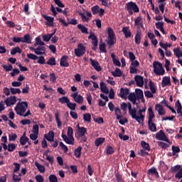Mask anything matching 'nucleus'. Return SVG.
<instances>
[{
    "mask_svg": "<svg viewBox=\"0 0 182 182\" xmlns=\"http://www.w3.org/2000/svg\"><path fill=\"white\" fill-rule=\"evenodd\" d=\"M27 109H28V102H21L16 105V106L14 108V110L16 114H18V116H22L23 117H28V116H31V110L29 109L26 112Z\"/></svg>",
    "mask_w": 182,
    "mask_h": 182,
    "instance_id": "obj_1",
    "label": "nucleus"
},
{
    "mask_svg": "<svg viewBox=\"0 0 182 182\" xmlns=\"http://www.w3.org/2000/svg\"><path fill=\"white\" fill-rule=\"evenodd\" d=\"M77 130L75 133V137L77 140H80V143H86L87 141V136H86V133H87V129L85 127H80L79 124L77 125Z\"/></svg>",
    "mask_w": 182,
    "mask_h": 182,
    "instance_id": "obj_2",
    "label": "nucleus"
},
{
    "mask_svg": "<svg viewBox=\"0 0 182 182\" xmlns=\"http://www.w3.org/2000/svg\"><path fill=\"white\" fill-rule=\"evenodd\" d=\"M67 135L62 134L61 137L63 141H65L67 144L73 146V144H75V138L73 137V128H72V127H68Z\"/></svg>",
    "mask_w": 182,
    "mask_h": 182,
    "instance_id": "obj_3",
    "label": "nucleus"
},
{
    "mask_svg": "<svg viewBox=\"0 0 182 182\" xmlns=\"http://www.w3.org/2000/svg\"><path fill=\"white\" fill-rule=\"evenodd\" d=\"M149 112V119H148V127L151 132H157V127L156 124L153 122V119H154V112H153V107H149L148 109Z\"/></svg>",
    "mask_w": 182,
    "mask_h": 182,
    "instance_id": "obj_4",
    "label": "nucleus"
},
{
    "mask_svg": "<svg viewBox=\"0 0 182 182\" xmlns=\"http://www.w3.org/2000/svg\"><path fill=\"white\" fill-rule=\"evenodd\" d=\"M125 9L127 11V12H129V15H133V12H134L135 14L140 12L137 4L133 1H129L127 3Z\"/></svg>",
    "mask_w": 182,
    "mask_h": 182,
    "instance_id": "obj_5",
    "label": "nucleus"
},
{
    "mask_svg": "<svg viewBox=\"0 0 182 182\" xmlns=\"http://www.w3.org/2000/svg\"><path fill=\"white\" fill-rule=\"evenodd\" d=\"M153 67H154V72L158 76H161L166 73V70H164V68H163V65L161 63L158 61H154L153 63Z\"/></svg>",
    "mask_w": 182,
    "mask_h": 182,
    "instance_id": "obj_6",
    "label": "nucleus"
},
{
    "mask_svg": "<svg viewBox=\"0 0 182 182\" xmlns=\"http://www.w3.org/2000/svg\"><path fill=\"white\" fill-rule=\"evenodd\" d=\"M108 41L107 42L109 46H113L116 43V34L111 27L107 28Z\"/></svg>",
    "mask_w": 182,
    "mask_h": 182,
    "instance_id": "obj_7",
    "label": "nucleus"
},
{
    "mask_svg": "<svg viewBox=\"0 0 182 182\" xmlns=\"http://www.w3.org/2000/svg\"><path fill=\"white\" fill-rule=\"evenodd\" d=\"M86 53V47L82 43H79L77 48L75 49V55L77 58L83 56Z\"/></svg>",
    "mask_w": 182,
    "mask_h": 182,
    "instance_id": "obj_8",
    "label": "nucleus"
},
{
    "mask_svg": "<svg viewBox=\"0 0 182 182\" xmlns=\"http://www.w3.org/2000/svg\"><path fill=\"white\" fill-rule=\"evenodd\" d=\"M88 39H91L92 45V50H97V45L99 44V41L97 40V36L94 32L91 31L88 36Z\"/></svg>",
    "mask_w": 182,
    "mask_h": 182,
    "instance_id": "obj_9",
    "label": "nucleus"
},
{
    "mask_svg": "<svg viewBox=\"0 0 182 182\" xmlns=\"http://www.w3.org/2000/svg\"><path fill=\"white\" fill-rule=\"evenodd\" d=\"M156 139L157 140H162V141H166V143H168V144H171L170 140L168 139V138H167V136H166V134H164L162 130L156 133Z\"/></svg>",
    "mask_w": 182,
    "mask_h": 182,
    "instance_id": "obj_10",
    "label": "nucleus"
},
{
    "mask_svg": "<svg viewBox=\"0 0 182 182\" xmlns=\"http://www.w3.org/2000/svg\"><path fill=\"white\" fill-rule=\"evenodd\" d=\"M146 112V107H144L141 109H139V116H137V114H136V118H133L135 120H136V122L138 123H141V122H144V115H143V112Z\"/></svg>",
    "mask_w": 182,
    "mask_h": 182,
    "instance_id": "obj_11",
    "label": "nucleus"
},
{
    "mask_svg": "<svg viewBox=\"0 0 182 182\" xmlns=\"http://www.w3.org/2000/svg\"><path fill=\"white\" fill-rule=\"evenodd\" d=\"M69 59V56L63 55L60 58V66H63V68H69V62H68Z\"/></svg>",
    "mask_w": 182,
    "mask_h": 182,
    "instance_id": "obj_12",
    "label": "nucleus"
},
{
    "mask_svg": "<svg viewBox=\"0 0 182 182\" xmlns=\"http://www.w3.org/2000/svg\"><path fill=\"white\" fill-rule=\"evenodd\" d=\"M71 97L74 99V100L76 102V103H78V105H82L83 103V97L80 95H77V92H74L71 95Z\"/></svg>",
    "mask_w": 182,
    "mask_h": 182,
    "instance_id": "obj_13",
    "label": "nucleus"
},
{
    "mask_svg": "<svg viewBox=\"0 0 182 182\" xmlns=\"http://www.w3.org/2000/svg\"><path fill=\"white\" fill-rule=\"evenodd\" d=\"M5 103L7 107H9V106H12V105H15L16 103V97L11 96L10 97L6 98L5 100Z\"/></svg>",
    "mask_w": 182,
    "mask_h": 182,
    "instance_id": "obj_14",
    "label": "nucleus"
},
{
    "mask_svg": "<svg viewBox=\"0 0 182 182\" xmlns=\"http://www.w3.org/2000/svg\"><path fill=\"white\" fill-rule=\"evenodd\" d=\"M90 60L91 61V65L92 66V68H94V69L95 70H97V72H102V66H100V64L99 63V62L92 60V58L90 59Z\"/></svg>",
    "mask_w": 182,
    "mask_h": 182,
    "instance_id": "obj_15",
    "label": "nucleus"
},
{
    "mask_svg": "<svg viewBox=\"0 0 182 182\" xmlns=\"http://www.w3.org/2000/svg\"><path fill=\"white\" fill-rule=\"evenodd\" d=\"M134 80L136 82V86L139 87H143V85H144V80H143L141 75H135Z\"/></svg>",
    "mask_w": 182,
    "mask_h": 182,
    "instance_id": "obj_16",
    "label": "nucleus"
},
{
    "mask_svg": "<svg viewBox=\"0 0 182 182\" xmlns=\"http://www.w3.org/2000/svg\"><path fill=\"white\" fill-rule=\"evenodd\" d=\"M42 16L46 21H47L46 25L48 26H53V21H55V18L46 16L45 14L42 15Z\"/></svg>",
    "mask_w": 182,
    "mask_h": 182,
    "instance_id": "obj_17",
    "label": "nucleus"
},
{
    "mask_svg": "<svg viewBox=\"0 0 182 182\" xmlns=\"http://www.w3.org/2000/svg\"><path fill=\"white\" fill-rule=\"evenodd\" d=\"M155 110L158 112L159 116H164V114H166V111L164 110V108H163V106L160 104H156L155 105Z\"/></svg>",
    "mask_w": 182,
    "mask_h": 182,
    "instance_id": "obj_18",
    "label": "nucleus"
},
{
    "mask_svg": "<svg viewBox=\"0 0 182 182\" xmlns=\"http://www.w3.org/2000/svg\"><path fill=\"white\" fill-rule=\"evenodd\" d=\"M128 109L129 112V115L132 117V119H136V113H137V108H132V104H128Z\"/></svg>",
    "mask_w": 182,
    "mask_h": 182,
    "instance_id": "obj_19",
    "label": "nucleus"
},
{
    "mask_svg": "<svg viewBox=\"0 0 182 182\" xmlns=\"http://www.w3.org/2000/svg\"><path fill=\"white\" fill-rule=\"evenodd\" d=\"M53 1L55 5L58 6L55 8V10L57 11V12H60V14H62L63 10H62V9L60 8H65V4H63V3L60 1V0H53Z\"/></svg>",
    "mask_w": 182,
    "mask_h": 182,
    "instance_id": "obj_20",
    "label": "nucleus"
},
{
    "mask_svg": "<svg viewBox=\"0 0 182 182\" xmlns=\"http://www.w3.org/2000/svg\"><path fill=\"white\" fill-rule=\"evenodd\" d=\"M129 88H123L122 87L120 89V92H119V97L122 99H126V97H127V95H129Z\"/></svg>",
    "mask_w": 182,
    "mask_h": 182,
    "instance_id": "obj_21",
    "label": "nucleus"
},
{
    "mask_svg": "<svg viewBox=\"0 0 182 182\" xmlns=\"http://www.w3.org/2000/svg\"><path fill=\"white\" fill-rule=\"evenodd\" d=\"M44 137L48 141H53L55 139V132H53V131H50L48 134L44 135Z\"/></svg>",
    "mask_w": 182,
    "mask_h": 182,
    "instance_id": "obj_22",
    "label": "nucleus"
},
{
    "mask_svg": "<svg viewBox=\"0 0 182 182\" xmlns=\"http://www.w3.org/2000/svg\"><path fill=\"white\" fill-rule=\"evenodd\" d=\"M147 174L149 176H155L156 177H160L159 176V172L157 171V169H156V168L154 167H151V168H149L147 171Z\"/></svg>",
    "mask_w": 182,
    "mask_h": 182,
    "instance_id": "obj_23",
    "label": "nucleus"
},
{
    "mask_svg": "<svg viewBox=\"0 0 182 182\" xmlns=\"http://www.w3.org/2000/svg\"><path fill=\"white\" fill-rule=\"evenodd\" d=\"M28 141H29V138L26 136V133L24 132L23 136L20 138V144H21V146H25Z\"/></svg>",
    "mask_w": 182,
    "mask_h": 182,
    "instance_id": "obj_24",
    "label": "nucleus"
},
{
    "mask_svg": "<svg viewBox=\"0 0 182 182\" xmlns=\"http://www.w3.org/2000/svg\"><path fill=\"white\" fill-rule=\"evenodd\" d=\"M36 50L39 53L36 55H46V47L43 46H38L36 48Z\"/></svg>",
    "mask_w": 182,
    "mask_h": 182,
    "instance_id": "obj_25",
    "label": "nucleus"
},
{
    "mask_svg": "<svg viewBox=\"0 0 182 182\" xmlns=\"http://www.w3.org/2000/svg\"><path fill=\"white\" fill-rule=\"evenodd\" d=\"M22 43H32V38L29 33H27L22 37Z\"/></svg>",
    "mask_w": 182,
    "mask_h": 182,
    "instance_id": "obj_26",
    "label": "nucleus"
},
{
    "mask_svg": "<svg viewBox=\"0 0 182 182\" xmlns=\"http://www.w3.org/2000/svg\"><path fill=\"white\" fill-rule=\"evenodd\" d=\"M168 85H171L170 77H164L161 82L162 87H166V86H168Z\"/></svg>",
    "mask_w": 182,
    "mask_h": 182,
    "instance_id": "obj_27",
    "label": "nucleus"
},
{
    "mask_svg": "<svg viewBox=\"0 0 182 182\" xmlns=\"http://www.w3.org/2000/svg\"><path fill=\"white\" fill-rule=\"evenodd\" d=\"M100 90L101 92H102V93H105L106 95L109 93V88H107V86L105 82H101L100 83Z\"/></svg>",
    "mask_w": 182,
    "mask_h": 182,
    "instance_id": "obj_28",
    "label": "nucleus"
},
{
    "mask_svg": "<svg viewBox=\"0 0 182 182\" xmlns=\"http://www.w3.org/2000/svg\"><path fill=\"white\" fill-rule=\"evenodd\" d=\"M136 99H141L142 102H144V95H143V90L140 89L136 90Z\"/></svg>",
    "mask_w": 182,
    "mask_h": 182,
    "instance_id": "obj_29",
    "label": "nucleus"
},
{
    "mask_svg": "<svg viewBox=\"0 0 182 182\" xmlns=\"http://www.w3.org/2000/svg\"><path fill=\"white\" fill-rule=\"evenodd\" d=\"M122 32L124 34L125 38H130L132 36V32L129 30V27H123Z\"/></svg>",
    "mask_w": 182,
    "mask_h": 182,
    "instance_id": "obj_30",
    "label": "nucleus"
},
{
    "mask_svg": "<svg viewBox=\"0 0 182 182\" xmlns=\"http://www.w3.org/2000/svg\"><path fill=\"white\" fill-rule=\"evenodd\" d=\"M141 146L144 149V150H146V151H150V150H151L149 143L146 142L145 141H141Z\"/></svg>",
    "mask_w": 182,
    "mask_h": 182,
    "instance_id": "obj_31",
    "label": "nucleus"
},
{
    "mask_svg": "<svg viewBox=\"0 0 182 182\" xmlns=\"http://www.w3.org/2000/svg\"><path fill=\"white\" fill-rule=\"evenodd\" d=\"M82 154V146H78L74 150V156L76 159H79Z\"/></svg>",
    "mask_w": 182,
    "mask_h": 182,
    "instance_id": "obj_32",
    "label": "nucleus"
},
{
    "mask_svg": "<svg viewBox=\"0 0 182 182\" xmlns=\"http://www.w3.org/2000/svg\"><path fill=\"white\" fill-rule=\"evenodd\" d=\"M112 75L114 76V77H120V76L122 75V73L120 69L116 68L114 71L112 72Z\"/></svg>",
    "mask_w": 182,
    "mask_h": 182,
    "instance_id": "obj_33",
    "label": "nucleus"
},
{
    "mask_svg": "<svg viewBox=\"0 0 182 182\" xmlns=\"http://www.w3.org/2000/svg\"><path fill=\"white\" fill-rule=\"evenodd\" d=\"M115 116L116 119H122L123 115H122V110H120V108L116 107L114 109Z\"/></svg>",
    "mask_w": 182,
    "mask_h": 182,
    "instance_id": "obj_34",
    "label": "nucleus"
},
{
    "mask_svg": "<svg viewBox=\"0 0 182 182\" xmlns=\"http://www.w3.org/2000/svg\"><path fill=\"white\" fill-rule=\"evenodd\" d=\"M10 53L12 55H15L16 53H22V50H21V48L18 46H16L11 50Z\"/></svg>",
    "mask_w": 182,
    "mask_h": 182,
    "instance_id": "obj_35",
    "label": "nucleus"
},
{
    "mask_svg": "<svg viewBox=\"0 0 182 182\" xmlns=\"http://www.w3.org/2000/svg\"><path fill=\"white\" fill-rule=\"evenodd\" d=\"M70 100H69V97H62L58 99V102L61 103L62 105H68Z\"/></svg>",
    "mask_w": 182,
    "mask_h": 182,
    "instance_id": "obj_36",
    "label": "nucleus"
},
{
    "mask_svg": "<svg viewBox=\"0 0 182 182\" xmlns=\"http://www.w3.org/2000/svg\"><path fill=\"white\" fill-rule=\"evenodd\" d=\"M36 43L33 44L34 47H36L38 46H45V43H43V41H42V40L41 39V37H37L35 39Z\"/></svg>",
    "mask_w": 182,
    "mask_h": 182,
    "instance_id": "obj_37",
    "label": "nucleus"
},
{
    "mask_svg": "<svg viewBox=\"0 0 182 182\" xmlns=\"http://www.w3.org/2000/svg\"><path fill=\"white\" fill-rule=\"evenodd\" d=\"M35 166L40 173H45V166L43 165H41L39 163L35 162Z\"/></svg>",
    "mask_w": 182,
    "mask_h": 182,
    "instance_id": "obj_38",
    "label": "nucleus"
},
{
    "mask_svg": "<svg viewBox=\"0 0 182 182\" xmlns=\"http://www.w3.org/2000/svg\"><path fill=\"white\" fill-rule=\"evenodd\" d=\"M83 119L84 122H87L88 123H90L92 120V115L90 114V113L83 114Z\"/></svg>",
    "mask_w": 182,
    "mask_h": 182,
    "instance_id": "obj_39",
    "label": "nucleus"
},
{
    "mask_svg": "<svg viewBox=\"0 0 182 182\" xmlns=\"http://www.w3.org/2000/svg\"><path fill=\"white\" fill-rule=\"evenodd\" d=\"M105 138H98L95 139V144L97 147H99V146L103 144L105 142Z\"/></svg>",
    "mask_w": 182,
    "mask_h": 182,
    "instance_id": "obj_40",
    "label": "nucleus"
},
{
    "mask_svg": "<svg viewBox=\"0 0 182 182\" xmlns=\"http://www.w3.org/2000/svg\"><path fill=\"white\" fill-rule=\"evenodd\" d=\"M135 43L136 45H140V42L141 41V36L140 32H137L135 36Z\"/></svg>",
    "mask_w": 182,
    "mask_h": 182,
    "instance_id": "obj_41",
    "label": "nucleus"
},
{
    "mask_svg": "<svg viewBox=\"0 0 182 182\" xmlns=\"http://www.w3.org/2000/svg\"><path fill=\"white\" fill-rule=\"evenodd\" d=\"M99 9H100V7L98 5L92 6L91 8L92 15H97V14H99Z\"/></svg>",
    "mask_w": 182,
    "mask_h": 182,
    "instance_id": "obj_42",
    "label": "nucleus"
},
{
    "mask_svg": "<svg viewBox=\"0 0 182 182\" xmlns=\"http://www.w3.org/2000/svg\"><path fill=\"white\" fill-rule=\"evenodd\" d=\"M46 65H49L50 66H56V59H55V58H50L46 62Z\"/></svg>",
    "mask_w": 182,
    "mask_h": 182,
    "instance_id": "obj_43",
    "label": "nucleus"
},
{
    "mask_svg": "<svg viewBox=\"0 0 182 182\" xmlns=\"http://www.w3.org/2000/svg\"><path fill=\"white\" fill-rule=\"evenodd\" d=\"M77 27L78 28V29H80V31H81L82 33H88L87 28H86V26L82 24H78Z\"/></svg>",
    "mask_w": 182,
    "mask_h": 182,
    "instance_id": "obj_44",
    "label": "nucleus"
},
{
    "mask_svg": "<svg viewBox=\"0 0 182 182\" xmlns=\"http://www.w3.org/2000/svg\"><path fill=\"white\" fill-rule=\"evenodd\" d=\"M37 59V63H39V65H45V63H46V60H45V57L43 55L38 56Z\"/></svg>",
    "mask_w": 182,
    "mask_h": 182,
    "instance_id": "obj_45",
    "label": "nucleus"
},
{
    "mask_svg": "<svg viewBox=\"0 0 182 182\" xmlns=\"http://www.w3.org/2000/svg\"><path fill=\"white\" fill-rule=\"evenodd\" d=\"M149 89L151 92V93L154 94L156 93V87L154 86V82H153V81L150 80L149 82Z\"/></svg>",
    "mask_w": 182,
    "mask_h": 182,
    "instance_id": "obj_46",
    "label": "nucleus"
},
{
    "mask_svg": "<svg viewBox=\"0 0 182 182\" xmlns=\"http://www.w3.org/2000/svg\"><path fill=\"white\" fill-rule=\"evenodd\" d=\"M175 106L177 108L176 111L178 114L181 113L182 106L181 103H180V100H177V102L175 103Z\"/></svg>",
    "mask_w": 182,
    "mask_h": 182,
    "instance_id": "obj_47",
    "label": "nucleus"
},
{
    "mask_svg": "<svg viewBox=\"0 0 182 182\" xmlns=\"http://www.w3.org/2000/svg\"><path fill=\"white\" fill-rule=\"evenodd\" d=\"M55 117L57 122V126L58 129L62 126V122H60V119H59V114L58 112L55 113Z\"/></svg>",
    "mask_w": 182,
    "mask_h": 182,
    "instance_id": "obj_48",
    "label": "nucleus"
},
{
    "mask_svg": "<svg viewBox=\"0 0 182 182\" xmlns=\"http://www.w3.org/2000/svg\"><path fill=\"white\" fill-rule=\"evenodd\" d=\"M100 50L102 52V53H107V50H106V43H102L100 44Z\"/></svg>",
    "mask_w": 182,
    "mask_h": 182,
    "instance_id": "obj_49",
    "label": "nucleus"
},
{
    "mask_svg": "<svg viewBox=\"0 0 182 182\" xmlns=\"http://www.w3.org/2000/svg\"><path fill=\"white\" fill-rule=\"evenodd\" d=\"M67 107H68L70 110H76V103H72L70 101L67 104Z\"/></svg>",
    "mask_w": 182,
    "mask_h": 182,
    "instance_id": "obj_50",
    "label": "nucleus"
},
{
    "mask_svg": "<svg viewBox=\"0 0 182 182\" xmlns=\"http://www.w3.org/2000/svg\"><path fill=\"white\" fill-rule=\"evenodd\" d=\"M158 146H159V147H161V149H164V150H166V149L169 147L170 145H168L163 141H158Z\"/></svg>",
    "mask_w": 182,
    "mask_h": 182,
    "instance_id": "obj_51",
    "label": "nucleus"
},
{
    "mask_svg": "<svg viewBox=\"0 0 182 182\" xmlns=\"http://www.w3.org/2000/svg\"><path fill=\"white\" fill-rule=\"evenodd\" d=\"M173 53H174L175 56H176V58H181L182 57V52H181V50H180V49L174 48L173 49Z\"/></svg>",
    "mask_w": 182,
    "mask_h": 182,
    "instance_id": "obj_52",
    "label": "nucleus"
},
{
    "mask_svg": "<svg viewBox=\"0 0 182 182\" xmlns=\"http://www.w3.org/2000/svg\"><path fill=\"white\" fill-rule=\"evenodd\" d=\"M181 168V165H176L171 168V171L172 173H176V171L178 172V171H180Z\"/></svg>",
    "mask_w": 182,
    "mask_h": 182,
    "instance_id": "obj_53",
    "label": "nucleus"
},
{
    "mask_svg": "<svg viewBox=\"0 0 182 182\" xmlns=\"http://www.w3.org/2000/svg\"><path fill=\"white\" fill-rule=\"evenodd\" d=\"M3 69L5 70V72H11V70H13L14 66L12 65H2Z\"/></svg>",
    "mask_w": 182,
    "mask_h": 182,
    "instance_id": "obj_54",
    "label": "nucleus"
},
{
    "mask_svg": "<svg viewBox=\"0 0 182 182\" xmlns=\"http://www.w3.org/2000/svg\"><path fill=\"white\" fill-rule=\"evenodd\" d=\"M10 92L11 95H16V93L19 95L21 92L19 88H14V87L10 88Z\"/></svg>",
    "mask_w": 182,
    "mask_h": 182,
    "instance_id": "obj_55",
    "label": "nucleus"
},
{
    "mask_svg": "<svg viewBox=\"0 0 182 182\" xmlns=\"http://www.w3.org/2000/svg\"><path fill=\"white\" fill-rule=\"evenodd\" d=\"M172 154L173 156H176V154H177V153H180V148H178V146H172Z\"/></svg>",
    "mask_w": 182,
    "mask_h": 182,
    "instance_id": "obj_56",
    "label": "nucleus"
},
{
    "mask_svg": "<svg viewBox=\"0 0 182 182\" xmlns=\"http://www.w3.org/2000/svg\"><path fill=\"white\" fill-rule=\"evenodd\" d=\"M107 154H113L114 153V149L112 147V146H107L106 149Z\"/></svg>",
    "mask_w": 182,
    "mask_h": 182,
    "instance_id": "obj_57",
    "label": "nucleus"
},
{
    "mask_svg": "<svg viewBox=\"0 0 182 182\" xmlns=\"http://www.w3.org/2000/svg\"><path fill=\"white\" fill-rule=\"evenodd\" d=\"M27 58H28V59H31L32 60H38V55L33 54V53L27 54Z\"/></svg>",
    "mask_w": 182,
    "mask_h": 182,
    "instance_id": "obj_58",
    "label": "nucleus"
},
{
    "mask_svg": "<svg viewBox=\"0 0 182 182\" xmlns=\"http://www.w3.org/2000/svg\"><path fill=\"white\" fill-rule=\"evenodd\" d=\"M78 15L81 16L82 22H88L89 18L82 12H78Z\"/></svg>",
    "mask_w": 182,
    "mask_h": 182,
    "instance_id": "obj_59",
    "label": "nucleus"
},
{
    "mask_svg": "<svg viewBox=\"0 0 182 182\" xmlns=\"http://www.w3.org/2000/svg\"><path fill=\"white\" fill-rule=\"evenodd\" d=\"M115 178H116L117 182H123V176L120 173H115Z\"/></svg>",
    "mask_w": 182,
    "mask_h": 182,
    "instance_id": "obj_60",
    "label": "nucleus"
},
{
    "mask_svg": "<svg viewBox=\"0 0 182 182\" xmlns=\"http://www.w3.org/2000/svg\"><path fill=\"white\" fill-rule=\"evenodd\" d=\"M48 180L50 182H58V177L55 175H50Z\"/></svg>",
    "mask_w": 182,
    "mask_h": 182,
    "instance_id": "obj_61",
    "label": "nucleus"
},
{
    "mask_svg": "<svg viewBox=\"0 0 182 182\" xmlns=\"http://www.w3.org/2000/svg\"><path fill=\"white\" fill-rule=\"evenodd\" d=\"M8 151H14V150H15V149H16V145H15V144H9L8 145Z\"/></svg>",
    "mask_w": 182,
    "mask_h": 182,
    "instance_id": "obj_62",
    "label": "nucleus"
},
{
    "mask_svg": "<svg viewBox=\"0 0 182 182\" xmlns=\"http://www.w3.org/2000/svg\"><path fill=\"white\" fill-rule=\"evenodd\" d=\"M13 42H14V43H19L21 42H22V37H13L12 38Z\"/></svg>",
    "mask_w": 182,
    "mask_h": 182,
    "instance_id": "obj_63",
    "label": "nucleus"
},
{
    "mask_svg": "<svg viewBox=\"0 0 182 182\" xmlns=\"http://www.w3.org/2000/svg\"><path fill=\"white\" fill-rule=\"evenodd\" d=\"M37 182H43V176L42 175H36L35 177Z\"/></svg>",
    "mask_w": 182,
    "mask_h": 182,
    "instance_id": "obj_64",
    "label": "nucleus"
}]
</instances>
